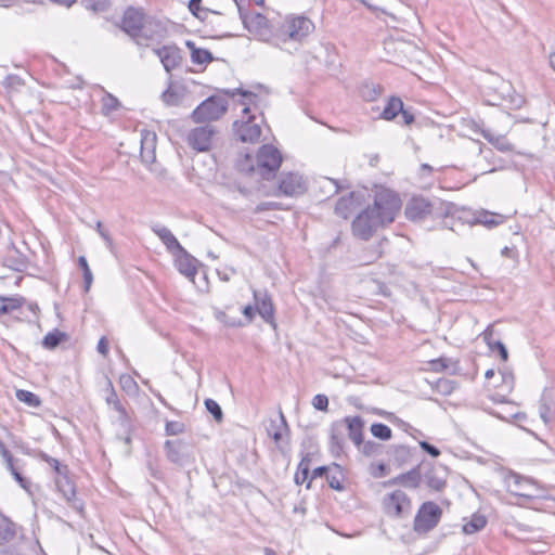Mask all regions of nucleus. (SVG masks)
<instances>
[{"label": "nucleus", "mask_w": 555, "mask_h": 555, "mask_svg": "<svg viewBox=\"0 0 555 555\" xmlns=\"http://www.w3.org/2000/svg\"><path fill=\"white\" fill-rule=\"evenodd\" d=\"M184 425L180 422H167L166 424V434L169 436H175L183 433Z\"/></svg>", "instance_id": "53"}, {"label": "nucleus", "mask_w": 555, "mask_h": 555, "mask_svg": "<svg viewBox=\"0 0 555 555\" xmlns=\"http://www.w3.org/2000/svg\"><path fill=\"white\" fill-rule=\"evenodd\" d=\"M282 163L280 151L273 145H262L256 156L257 172L261 178L269 180L274 177Z\"/></svg>", "instance_id": "5"}, {"label": "nucleus", "mask_w": 555, "mask_h": 555, "mask_svg": "<svg viewBox=\"0 0 555 555\" xmlns=\"http://www.w3.org/2000/svg\"><path fill=\"white\" fill-rule=\"evenodd\" d=\"M236 167L240 171L251 173L257 171V166H254L251 157L246 154L243 158L238 159Z\"/></svg>", "instance_id": "48"}, {"label": "nucleus", "mask_w": 555, "mask_h": 555, "mask_svg": "<svg viewBox=\"0 0 555 555\" xmlns=\"http://www.w3.org/2000/svg\"><path fill=\"white\" fill-rule=\"evenodd\" d=\"M420 447L422 448L423 451H425L433 457H438L440 455V450L427 441H421Z\"/></svg>", "instance_id": "56"}, {"label": "nucleus", "mask_w": 555, "mask_h": 555, "mask_svg": "<svg viewBox=\"0 0 555 555\" xmlns=\"http://www.w3.org/2000/svg\"><path fill=\"white\" fill-rule=\"evenodd\" d=\"M96 231L100 234V236L104 240L106 247L109 249V251H115V246L113 238L111 237L109 233L103 228V224L101 221L96 222Z\"/></svg>", "instance_id": "50"}, {"label": "nucleus", "mask_w": 555, "mask_h": 555, "mask_svg": "<svg viewBox=\"0 0 555 555\" xmlns=\"http://www.w3.org/2000/svg\"><path fill=\"white\" fill-rule=\"evenodd\" d=\"M430 370L434 372H447L451 375L457 374L459 363L451 358L441 357L429 362Z\"/></svg>", "instance_id": "26"}, {"label": "nucleus", "mask_w": 555, "mask_h": 555, "mask_svg": "<svg viewBox=\"0 0 555 555\" xmlns=\"http://www.w3.org/2000/svg\"><path fill=\"white\" fill-rule=\"evenodd\" d=\"M422 480V475L418 467H414L411 470L400 474L397 477L386 481L384 485L386 487L402 485L404 487H409L412 489H416L420 486Z\"/></svg>", "instance_id": "20"}, {"label": "nucleus", "mask_w": 555, "mask_h": 555, "mask_svg": "<svg viewBox=\"0 0 555 555\" xmlns=\"http://www.w3.org/2000/svg\"><path fill=\"white\" fill-rule=\"evenodd\" d=\"M106 402H107V404L112 405L114 408V410L119 414L118 420L122 425H125L129 422L128 413H127L125 406L119 401L117 393L111 383H109V395L106 397Z\"/></svg>", "instance_id": "27"}, {"label": "nucleus", "mask_w": 555, "mask_h": 555, "mask_svg": "<svg viewBox=\"0 0 555 555\" xmlns=\"http://www.w3.org/2000/svg\"><path fill=\"white\" fill-rule=\"evenodd\" d=\"M331 452L335 456H339L344 450V437L343 431L337 426H333L331 430L330 439Z\"/></svg>", "instance_id": "32"}, {"label": "nucleus", "mask_w": 555, "mask_h": 555, "mask_svg": "<svg viewBox=\"0 0 555 555\" xmlns=\"http://www.w3.org/2000/svg\"><path fill=\"white\" fill-rule=\"evenodd\" d=\"M155 133L145 132L141 139V158L145 164H152L155 160Z\"/></svg>", "instance_id": "23"}, {"label": "nucleus", "mask_w": 555, "mask_h": 555, "mask_svg": "<svg viewBox=\"0 0 555 555\" xmlns=\"http://www.w3.org/2000/svg\"><path fill=\"white\" fill-rule=\"evenodd\" d=\"M487 522V518L483 515L476 513L463 525V532L465 534H474L482 530Z\"/></svg>", "instance_id": "30"}, {"label": "nucleus", "mask_w": 555, "mask_h": 555, "mask_svg": "<svg viewBox=\"0 0 555 555\" xmlns=\"http://www.w3.org/2000/svg\"><path fill=\"white\" fill-rule=\"evenodd\" d=\"M253 296L257 313L263 321L275 328L274 307L272 299L267 291L253 289Z\"/></svg>", "instance_id": "15"}, {"label": "nucleus", "mask_w": 555, "mask_h": 555, "mask_svg": "<svg viewBox=\"0 0 555 555\" xmlns=\"http://www.w3.org/2000/svg\"><path fill=\"white\" fill-rule=\"evenodd\" d=\"M504 483L507 491L513 495L526 499L534 496V485L529 478L511 472L505 476Z\"/></svg>", "instance_id": "12"}, {"label": "nucleus", "mask_w": 555, "mask_h": 555, "mask_svg": "<svg viewBox=\"0 0 555 555\" xmlns=\"http://www.w3.org/2000/svg\"><path fill=\"white\" fill-rule=\"evenodd\" d=\"M371 433L375 438H378L380 440H389L392 436L390 427L383 423L372 424Z\"/></svg>", "instance_id": "41"}, {"label": "nucleus", "mask_w": 555, "mask_h": 555, "mask_svg": "<svg viewBox=\"0 0 555 555\" xmlns=\"http://www.w3.org/2000/svg\"><path fill=\"white\" fill-rule=\"evenodd\" d=\"M16 398L31 408H37L41 404L39 397L28 390L20 389L16 391Z\"/></svg>", "instance_id": "38"}, {"label": "nucleus", "mask_w": 555, "mask_h": 555, "mask_svg": "<svg viewBox=\"0 0 555 555\" xmlns=\"http://www.w3.org/2000/svg\"><path fill=\"white\" fill-rule=\"evenodd\" d=\"M391 454L398 464H403L410 459L411 451L408 447L397 446L393 447Z\"/></svg>", "instance_id": "45"}, {"label": "nucleus", "mask_w": 555, "mask_h": 555, "mask_svg": "<svg viewBox=\"0 0 555 555\" xmlns=\"http://www.w3.org/2000/svg\"><path fill=\"white\" fill-rule=\"evenodd\" d=\"M403 102L398 96H390L383 112L380 113V118L385 120H392L397 117L402 111Z\"/></svg>", "instance_id": "28"}, {"label": "nucleus", "mask_w": 555, "mask_h": 555, "mask_svg": "<svg viewBox=\"0 0 555 555\" xmlns=\"http://www.w3.org/2000/svg\"><path fill=\"white\" fill-rule=\"evenodd\" d=\"M167 35V27L162 21L147 16L133 40L140 47H153L164 40Z\"/></svg>", "instance_id": "4"}, {"label": "nucleus", "mask_w": 555, "mask_h": 555, "mask_svg": "<svg viewBox=\"0 0 555 555\" xmlns=\"http://www.w3.org/2000/svg\"><path fill=\"white\" fill-rule=\"evenodd\" d=\"M173 256L176 257V266L178 271L188 279L193 280L197 273V268L195 266L196 259L192 257L185 249L184 253H177V255Z\"/></svg>", "instance_id": "22"}, {"label": "nucleus", "mask_w": 555, "mask_h": 555, "mask_svg": "<svg viewBox=\"0 0 555 555\" xmlns=\"http://www.w3.org/2000/svg\"><path fill=\"white\" fill-rule=\"evenodd\" d=\"M152 231L159 237L170 254L184 253V248L168 228L155 224L152 227Z\"/></svg>", "instance_id": "19"}, {"label": "nucleus", "mask_w": 555, "mask_h": 555, "mask_svg": "<svg viewBox=\"0 0 555 555\" xmlns=\"http://www.w3.org/2000/svg\"><path fill=\"white\" fill-rule=\"evenodd\" d=\"M7 83L12 89H17L23 85V80L21 77L16 75H10L7 77Z\"/></svg>", "instance_id": "62"}, {"label": "nucleus", "mask_w": 555, "mask_h": 555, "mask_svg": "<svg viewBox=\"0 0 555 555\" xmlns=\"http://www.w3.org/2000/svg\"><path fill=\"white\" fill-rule=\"evenodd\" d=\"M501 376H502V383L505 385V387L507 388L508 392H511L513 387H514V376H513V374L509 373V372H502Z\"/></svg>", "instance_id": "59"}, {"label": "nucleus", "mask_w": 555, "mask_h": 555, "mask_svg": "<svg viewBox=\"0 0 555 555\" xmlns=\"http://www.w3.org/2000/svg\"><path fill=\"white\" fill-rule=\"evenodd\" d=\"M353 203L354 198L352 193L340 197L335 205V214L344 219H347L352 211Z\"/></svg>", "instance_id": "31"}, {"label": "nucleus", "mask_w": 555, "mask_h": 555, "mask_svg": "<svg viewBox=\"0 0 555 555\" xmlns=\"http://www.w3.org/2000/svg\"><path fill=\"white\" fill-rule=\"evenodd\" d=\"M326 480L328 482V486L334 489V490H343L344 489V486L341 483V480L338 476L336 475H331V474H327L326 475Z\"/></svg>", "instance_id": "57"}, {"label": "nucleus", "mask_w": 555, "mask_h": 555, "mask_svg": "<svg viewBox=\"0 0 555 555\" xmlns=\"http://www.w3.org/2000/svg\"><path fill=\"white\" fill-rule=\"evenodd\" d=\"M244 27L258 40L278 44L276 35L272 34L268 18L260 13L244 14L240 9Z\"/></svg>", "instance_id": "6"}, {"label": "nucleus", "mask_w": 555, "mask_h": 555, "mask_svg": "<svg viewBox=\"0 0 555 555\" xmlns=\"http://www.w3.org/2000/svg\"><path fill=\"white\" fill-rule=\"evenodd\" d=\"M399 196L389 189H379L375 192L372 206L362 210L352 221V233L356 237L367 241L378 228L391 223L400 210Z\"/></svg>", "instance_id": "1"}, {"label": "nucleus", "mask_w": 555, "mask_h": 555, "mask_svg": "<svg viewBox=\"0 0 555 555\" xmlns=\"http://www.w3.org/2000/svg\"><path fill=\"white\" fill-rule=\"evenodd\" d=\"M455 387L456 383L447 378H439L436 383V389L444 396L450 395L455 389Z\"/></svg>", "instance_id": "47"}, {"label": "nucleus", "mask_w": 555, "mask_h": 555, "mask_svg": "<svg viewBox=\"0 0 555 555\" xmlns=\"http://www.w3.org/2000/svg\"><path fill=\"white\" fill-rule=\"evenodd\" d=\"M186 46L191 49V60L195 64H208L214 60L210 51L206 49L196 48L191 41L186 42Z\"/></svg>", "instance_id": "29"}, {"label": "nucleus", "mask_w": 555, "mask_h": 555, "mask_svg": "<svg viewBox=\"0 0 555 555\" xmlns=\"http://www.w3.org/2000/svg\"><path fill=\"white\" fill-rule=\"evenodd\" d=\"M228 111V101L221 95H211L203 101L193 112L194 122H207L221 118Z\"/></svg>", "instance_id": "3"}, {"label": "nucleus", "mask_w": 555, "mask_h": 555, "mask_svg": "<svg viewBox=\"0 0 555 555\" xmlns=\"http://www.w3.org/2000/svg\"><path fill=\"white\" fill-rule=\"evenodd\" d=\"M360 94L365 101L373 102L382 94V87L373 82H364L360 88Z\"/></svg>", "instance_id": "34"}, {"label": "nucleus", "mask_w": 555, "mask_h": 555, "mask_svg": "<svg viewBox=\"0 0 555 555\" xmlns=\"http://www.w3.org/2000/svg\"><path fill=\"white\" fill-rule=\"evenodd\" d=\"M167 459L179 466H183L193 460L192 444L183 439L167 440L164 444Z\"/></svg>", "instance_id": "10"}, {"label": "nucleus", "mask_w": 555, "mask_h": 555, "mask_svg": "<svg viewBox=\"0 0 555 555\" xmlns=\"http://www.w3.org/2000/svg\"><path fill=\"white\" fill-rule=\"evenodd\" d=\"M442 516L441 507L431 502H424L414 518L413 529L418 534L431 531L440 521Z\"/></svg>", "instance_id": "7"}, {"label": "nucleus", "mask_w": 555, "mask_h": 555, "mask_svg": "<svg viewBox=\"0 0 555 555\" xmlns=\"http://www.w3.org/2000/svg\"><path fill=\"white\" fill-rule=\"evenodd\" d=\"M387 475V467L384 463H379L372 470V476L375 478H380Z\"/></svg>", "instance_id": "63"}, {"label": "nucleus", "mask_w": 555, "mask_h": 555, "mask_svg": "<svg viewBox=\"0 0 555 555\" xmlns=\"http://www.w3.org/2000/svg\"><path fill=\"white\" fill-rule=\"evenodd\" d=\"M120 103L117 98L111 93H106L102 99V113L109 115L119 107Z\"/></svg>", "instance_id": "42"}, {"label": "nucleus", "mask_w": 555, "mask_h": 555, "mask_svg": "<svg viewBox=\"0 0 555 555\" xmlns=\"http://www.w3.org/2000/svg\"><path fill=\"white\" fill-rule=\"evenodd\" d=\"M205 406L206 410L214 416L215 421L220 423L223 420V412L221 410V406L217 401L214 399H206L205 400Z\"/></svg>", "instance_id": "44"}, {"label": "nucleus", "mask_w": 555, "mask_h": 555, "mask_svg": "<svg viewBox=\"0 0 555 555\" xmlns=\"http://www.w3.org/2000/svg\"><path fill=\"white\" fill-rule=\"evenodd\" d=\"M307 185L302 176L295 172L281 175L279 191L285 196H298L306 192Z\"/></svg>", "instance_id": "14"}, {"label": "nucleus", "mask_w": 555, "mask_h": 555, "mask_svg": "<svg viewBox=\"0 0 555 555\" xmlns=\"http://www.w3.org/2000/svg\"><path fill=\"white\" fill-rule=\"evenodd\" d=\"M309 477V466L306 465L305 468H302L301 472H297L295 475V482L297 485H302L308 480Z\"/></svg>", "instance_id": "60"}, {"label": "nucleus", "mask_w": 555, "mask_h": 555, "mask_svg": "<svg viewBox=\"0 0 555 555\" xmlns=\"http://www.w3.org/2000/svg\"><path fill=\"white\" fill-rule=\"evenodd\" d=\"M183 91L180 88L169 87L166 91L163 92L162 99L166 105L177 106L183 100Z\"/></svg>", "instance_id": "33"}, {"label": "nucleus", "mask_w": 555, "mask_h": 555, "mask_svg": "<svg viewBox=\"0 0 555 555\" xmlns=\"http://www.w3.org/2000/svg\"><path fill=\"white\" fill-rule=\"evenodd\" d=\"M15 462L16 461H13V462L7 464V468L10 470L11 475L16 480V482L24 490L29 491V489H30V481L22 475V473L16 467Z\"/></svg>", "instance_id": "40"}, {"label": "nucleus", "mask_w": 555, "mask_h": 555, "mask_svg": "<svg viewBox=\"0 0 555 555\" xmlns=\"http://www.w3.org/2000/svg\"><path fill=\"white\" fill-rule=\"evenodd\" d=\"M490 350L492 351H498L501 359L503 361H506L507 358H508V352H507V349L505 347V345L501 341V340H495L490 347H489Z\"/></svg>", "instance_id": "54"}, {"label": "nucleus", "mask_w": 555, "mask_h": 555, "mask_svg": "<svg viewBox=\"0 0 555 555\" xmlns=\"http://www.w3.org/2000/svg\"><path fill=\"white\" fill-rule=\"evenodd\" d=\"M217 130L211 125L195 127L188 133V144L197 152L209 151Z\"/></svg>", "instance_id": "11"}, {"label": "nucleus", "mask_w": 555, "mask_h": 555, "mask_svg": "<svg viewBox=\"0 0 555 555\" xmlns=\"http://www.w3.org/2000/svg\"><path fill=\"white\" fill-rule=\"evenodd\" d=\"M349 438L354 442L356 446L360 447L363 442L362 429L364 422L360 416L346 417Z\"/></svg>", "instance_id": "25"}, {"label": "nucleus", "mask_w": 555, "mask_h": 555, "mask_svg": "<svg viewBox=\"0 0 555 555\" xmlns=\"http://www.w3.org/2000/svg\"><path fill=\"white\" fill-rule=\"evenodd\" d=\"M312 405L319 411H326L328 406V398L325 395H317L312 399Z\"/></svg>", "instance_id": "52"}, {"label": "nucleus", "mask_w": 555, "mask_h": 555, "mask_svg": "<svg viewBox=\"0 0 555 555\" xmlns=\"http://www.w3.org/2000/svg\"><path fill=\"white\" fill-rule=\"evenodd\" d=\"M82 4L87 10H91L93 12H104L107 10L109 5L108 0H82Z\"/></svg>", "instance_id": "46"}, {"label": "nucleus", "mask_w": 555, "mask_h": 555, "mask_svg": "<svg viewBox=\"0 0 555 555\" xmlns=\"http://www.w3.org/2000/svg\"><path fill=\"white\" fill-rule=\"evenodd\" d=\"M433 211L431 203L424 197H413L405 206L404 214L409 220L421 221L426 219Z\"/></svg>", "instance_id": "16"}, {"label": "nucleus", "mask_w": 555, "mask_h": 555, "mask_svg": "<svg viewBox=\"0 0 555 555\" xmlns=\"http://www.w3.org/2000/svg\"><path fill=\"white\" fill-rule=\"evenodd\" d=\"M120 385L124 389H130L131 387H137L135 382L129 375L120 376Z\"/></svg>", "instance_id": "64"}, {"label": "nucleus", "mask_w": 555, "mask_h": 555, "mask_svg": "<svg viewBox=\"0 0 555 555\" xmlns=\"http://www.w3.org/2000/svg\"><path fill=\"white\" fill-rule=\"evenodd\" d=\"M327 474H328V467H326V466H320V467L314 468L312 472L311 478L309 479V481L307 483V488H310L312 479H315L318 477H323V476L326 477Z\"/></svg>", "instance_id": "58"}, {"label": "nucleus", "mask_w": 555, "mask_h": 555, "mask_svg": "<svg viewBox=\"0 0 555 555\" xmlns=\"http://www.w3.org/2000/svg\"><path fill=\"white\" fill-rule=\"evenodd\" d=\"M426 485L435 490L442 491L447 486V473L441 466L431 467L424 474Z\"/></svg>", "instance_id": "21"}, {"label": "nucleus", "mask_w": 555, "mask_h": 555, "mask_svg": "<svg viewBox=\"0 0 555 555\" xmlns=\"http://www.w3.org/2000/svg\"><path fill=\"white\" fill-rule=\"evenodd\" d=\"M361 444L363 454L367 456L376 454L379 449V444L374 441H363Z\"/></svg>", "instance_id": "55"}, {"label": "nucleus", "mask_w": 555, "mask_h": 555, "mask_svg": "<svg viewBox=\"0 0 555 555\" xmlns=\"http://www.w3.org/2000/svg\"><path fill=\"white\" fill-rule=\"evenodd\" d=\"M54 481L59 492L63 495L70 507L82 515L83 504L79 499H77L75 485L69 479L68 474H61L56 476Z\"/></svg>", "instance_id": "13"}, {"label": "nucleus", "mask_w": 555, "mask_h": 555, "mask_svg": "<svg viewBox=\"0 0 555 555\" xmlns=\"http://www.w3.org/2000/svg\"><path fill=\"white\" fill-rule=\"evenodd\" d=\"M224 93L230 96L240 93L244 98L242 101V105H244L242 120L233 124L234 131L242 142H256L261 135V127L259 124L255 122V116L250 114L249 106L256 105L258 100L257 94L242 89L225 90Z\"/></svg>", "instance_id": "2"}, {"label": "nucleus", "mask_w": 555, "mask_h": 555, "mask_svg": "<svg viewBox=\"0 0 555 555\" xmlns=\"http://www.w3.org/2000/svg\"><path fill=\"white\" fill-rule=\"evenodd\" d=\"M314 28L313 23L305 16H298L287 20L279 30L276 35V42L281 39L282 41L294 40L301 41L307 37Z\"/></svg>", "instance_id": "8"}, {"label": "nucleus", "mask_w": 555, "mask_h": 555, "mask_svg": "<svg viewBox=\"0 0 555 555\" xmlns=\"http://www.w3.org/2000/svg\"><path fill=\"white\" fill-rule=\"evenodd\" d=\"M503 216L502 215H496V214H492V212H488V211H483L479 215V217L477 218V222L482 224V225H486L487 228H493L500 223L503 222Z\"/></svg>", "instance_id": "37"}, {"label": "nucleus", "mask_w": 555, "mask_h": 555, "mask_svg": "<svg viewBox=\"0 0 555 555\" xmlns=\"http://www.w3.org/2000/svg\"><path fill=\"white\" fill-rule=\"evenodd\" d=\"M147 16H144V14L134 9L129 8L126 10L122 21H121V28L122 30L128 34L132 39L137 36L139 33L141 25L145 21Z\"/></svg>", "instance_id": "18"}, {"label": "nucleus", "mask_w": 555, "mask_h": 555, "mask_svg": "<svg viewBox=\"0 0 555 555\" xmlns=\"http://www.w3.org/2000/svg\"><path fill=\"white\" fill-rule=\"evenodd\" d=\"M18 308V304L12 298H0V315Z\"/></svg>", "instance_id": "51"}, {"label": "nucleus", "mask_w": 555, "mask_h": 555, "mask_svg": "<svg viewBox=\"0 0 555 555\" xmlns=\"http://www.w3.org/2000/svg\"><path fill=\"white\" fill-rule=\"evenodd\" d=\"M384 512L390 516L400 518L411 511V500L402 490H396L383 499Z\"/></svg>", "instance_id": "9"}, {"label": "nucleus", "mask_w": 555, "mask_h": 555, "mask_svg": "<svg viewBox=\"0 0 555 555\" xmlns=\"http://www.w3.org/2000/svg\"><path fill=\"white\" fill-rule=\"evenodd\" d=\"M39 459L46 462L56 474V476L61 474H68V467L65 464H62L59 460L50 456L49 454L44 452H39L38 454Z\"/></svg>", "instance_id": "36"}, {"label": "nucleus", "mask_w": 555, "mask_h": 555, "mask_svg": "<svg viewBox=\"0 0 555 555\" xmlns=\"http://www.w3.org/2000/svg\"><path fill=\"white\" fill-rule=\"evenodd\" d=\"M78 266L82 270V274H83V288H85V292L87 293L90 289L91 284L93 282V275H92V272H91V270L89 268V264L87 262L86 257L80 256L78 258Z\"/></svg>", "instance_id": "39"}, {"label": "nucleus", "mask_w": 555, "mask_h": 555, "mask_svg": "<svg viewBox=\"0 0 555 555\" xmlns=\"http://www.w3.org/2000/svg\"><path fill=\"white\" fill-rule=\"evenodd\" d=\"M538 412L543 423L547 425L552 420V406L545 397H542L541 400L539 401Z\"/></svg>", "instance_id": "43"}, {"label": "nucleus", "mask_w": 555, "mask_h": 555, "mask_svg": "<svg viewBox=\"0 0 555 555\" xmlns=\"http://www.w3.org/2000/svg\"><path fill=\"white\" fill-rule=\"evenodd\" d=\"M201 3H202V0H190L189 1L190 12L198 18L201 17L199 12L204 10V9H202Z\"/></svg>", "instance_id": "61"}, {"label": "nucleus", "mask_w": 555, "mask_h": 555, "mask_svg": "<svg viewBox=\"0 0 555 555\" xmlns=\"http://www.w3.org/2000/svg\"><path fill=\"white\" fill-rule=\"evenodd\" d=\"M480 133L487 141H489L490 143L498 146V149L500 151H508L509 150V144L508 143H500L501 138L500 137L494 138L490 130H480Z\"/></svg>", "instance_id": "49"}, {"label": "nucleus", "mask_w": 555, "mask_h": 555, "mask_svg": "<svg viewBox=\"0 0 555 555\" xmlns=\"http://www.w3.org/2000/svg\"><path fill=\"white\" fill-rule=\"evenodd\" d=\"M288 430V425L282 412H280L279 420H271L269 426L267 427L268 435L274 440L275 443L281 442L284 435L287 434Z\"/></svg>", "instance_id": "24"}, {"label": "nucleus", "mask_w": 555, "mask_h": 555, "mask_svg": "<svg viewBox=\"0 0 555 555\" xmlns=\"http://www.w3.org/2000/svg\"><path fill=\"white\" fill-rule=\"evenodd\" d=\"M153 51L159 57L167 73H171L182 62L181 51L176 46H163L162 48H154Z\"/></svg>", "instance_id": "17"}, {"label": "nucleus", "mask_w": 555, "mask_h": 555, "mask_svg": "<svg viewBox=\"0 0 555 555\" xmlns=\"http://www.w3.org/2000/svg\"><path fill=\"white\" fill-rule=\"evenodd\" d=\"M67 338V335L59 330L49 332L42 340V346L47 349L56 348L62 341Z\"/></svg>", "instance_id": "35"}]
</instances>
